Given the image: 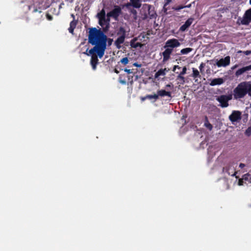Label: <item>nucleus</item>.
I'll list each match as a JSON object with an SVG mask.
<instances>
[{"mask_svg": "<svg viewBox=\"0 0 251 251\" xmlns=\"http://www.w3.org/2000/svg\"><path fill=\"white\" fill-rule=\"evenodd\" d=\"M107 36L100 30L95 27L89 29L88 42L94 47L89 50L91 55L90 61L92 69L95 70L98 63V56L101 58L104 55L106 49Z\"/></svg>", "mask_w": 251, "mask_h": 251, "instance_id": "f257e3e1", "label": "nucleus"}, {"mask_svg": "<svg viewBox=\"0 0 251 251\" xmlns=\"http://www.w3.org/2000/svg\"><path fill=\"white\" fill-rule=\"evenodd\" d=\"M248 82L244 81L240 83L233 90V96L235 99H241L248 94Z\"/></svg>", "mask_w": 251, "mask_h": 251, "instance_id": "f03ea898", "label": "nucleus"}, {"mask_svg": "<svg viewBox=\"0 0 251 251\" xmlns=\"http://www.w3.org/2000/svg\"><path fill=\"white\" fill-rule=\"evenodd\" d=\"M97 17L99 19V25L103 28L104 30H107L109 25L110 18L106 17L105 12L103 9L97 14Z\"/></svg>", "mask_w": 251, "mask_h": 251, "instance_id": "7ed1b4c3", "label": "nucleus"}, {"mask_svg": "<svg viewBox=\"0 0 251 251\" xmlns=\"http://www.w3.org/2000/svg\"><path fill=\"white\" fill-rule=\"evenodd\" d=\"M251 23V8L247 10L243 17L239 18L237 23L239 25H248Z\"/></svg>", "mask_w": 251, "mask_h": 251, "instance_id": "20e7f679", "label": "nucleus"}, {"mask_svg": "<svg viewBox=\"0 0 251 251\" xmlns=\"http://www.w3.org/2000/svg\"><path fill=\"white\" fill-rule=\"evenodd\" d=\"M231 99V95H223L216 98L217 100L220 103V105L223 108L227 107L228 106V101Z\"/></svg>", "mask_w": 251, "mask_h": 251, "instance_id": "39448f33", "label": "nucleus"}, {"mask_svg": "<svg viewBox=\"0 0 251 251\" xmlns=\"http://www.w3.org/2000/svg\"><path fill=\"white\" fill-rule=\"evenodd\" d=\"M181 44L179 41L175 38L168 40L166 42L164 48H167L173 51V49L177 48L180 46Z\"/></svg>", "mask_w": 251, "mask_h": 251, "instance_id": "423d86ee", "label": "nucleus"}, {"mask_svg": "<svg viewBox=\"0 0 251 251\" xmlns=\"http://www.w3.org/2000/svg\"><path fill=\"white\" fill-rule=\"evenodd\" d=\"M229 120L234 125L239 123L241 120V112L239 111H233L229 116Z\"/></svg>", "mask_w": 251, "mask_h": 251, "instance_id": "0eeeda50", "label": "nucleus"}, {"mask_svg": "<svg viewBox=\"0 0 251 251\" xmlns=\"http://www.w3.org/2000/svg\"><path fill=\"white\" fill-rule=\"evenodd\" d=\"M121 12V8L119 6L115 5L112 10L107 13L106 17L108 18L112 17L114 19L117 20Z\"/></svg>", "mask_w": 251, "mask_h": 251, "instance_id": "6e6552de", "label": "nucleus"}, {"mask_svg": "<svg viewBox=\"0 0 251 251\" xmlns=\"http://www.w3.org/2000/svg\"><path fill=\"white\" fill-rule=\"evenodd\" d=\"M237 166V165L235 163H230L226 167L224 168L223 171L229 176H235L237 173V172H235V168Z\"/></svg>", "mask_w": 251, "mask_h": 251, "instance_id": "1a4fd4ad", "label": "nucleus"}, {"mask_svg": "<svg viewBox=\"0 0 251 251\" xmlns=\"http://www.w3.org/2000/svg\"><path fill=\"white\" fill-rule=\"evenodd\" d=\"M230 62V57L227 56L224 58H221L216 62V65L218 67H226L229 65Z\"/></svg>", "mask_w": 251, "mask_h": 251, "instance_id": "9d476101", "label": "nucleus"}, {"mask_svg": "<svg viewBox=\"0 0 251 251\" xmlns=\"http://www.w3.org/2000/svg\"><path fill=\"white\" fill-rule=\"evenodd\" d=\"M138 38L134 37L130 42V46L132 48L137 49V48H141L143 47L144 44L140 42H137Z\"/></svg>", "mask_w": 251, "mask_h": 251, "instance_id": "9b49d317", "label": "nucleus"}, {"mask_svg": "<svg viewBox=\"0 0 251 251\" xmlns=\"http://www.w3.org/2000/svg\"><path fill=\"white\" fill-rule=\"evenodd\" d=\"M164 49H165V50L162 52V55L163 57V61L165 62L170 59V55L172 54L173 50L171 49H168L167 48H164Z\"/></svg>", "mask_w": 251, "mask_h": 251, "instance_id": "f8f14e48", "label": "nucleus"}, {"mask_svg": "<svg viewBox=\"0 0 251 251\" xmlns=\"http://www.w3.org/2000/svg\"><path fill=\"white\" fill-rule=\"evenodd\" d=\"M194 21V19L192 18H190L188 19L182 26H180L179 28V31H185L193 23Z\"/></svg>", "mask_w": 251, "mask_h": 251, "instance_id": "ddd939ff", "label": "nucleus"}, {"mask_svg": "<svg viewBox=\"0 0 251 251\" xmlns=\"http://www.w3.org/2000/svg\"><path fill=\"white\" fill-rule=\"evenodd\" d=\"M250 70H251V65L238 69L235 73V75L238 77L244 73Z\"/></svg>", "mask_w": 251, "mask_h": 251, "instance_id": "4468645a", "label": "nucleus"}, {"mask_svg": "<svg viewBox=\"0 0 251 251\" xmlns=\"http://www.w3.org/2000/svg\"><path fill=\"white\" fill-rule=\"evenodd\" d=\"M210 82L209 85L210 86H215L217 85H221L224 82V80L222 78H216L210 80Z\"/></svg>", "mask_w": 251, "mask_h": 251, "instance_id": "2eb2a0df", "label": "nucleus"}, {"mask_svg": "<svg viewBox=\"0 0 251 251\" xmlns=\"http://www.w3.org/2000/svg\"><path fill=\"white\" fill-rule=\"evenodd\" d=\"M126 37L120 36L115 41L114 44L117 49H120L121 48V44H123Z\"/></svg>", "mask_w": 251, "mask_h": 251, "instance_id": "dca6fc26", "label": "nucleus"}, {"mask_svg": "<svg viewBox=\"0 0 251 251\" xmlns=\"http://www.w3.org/2000/svg\"><path fill=\"white\" fill-rule=\"evenodd\" d=\"M168 72L167 69H161L159 70L155 74L154 77L156 79H158L159 76H164L166 75V73Z\"/></svg>", "mask_w": 251, "mask_h": 251, "instance_id": "f3484780", "label": "nucleus"}, {"mask_svg": "<svg viewBox=\"0 0 251 251\" xmlns=\"http://www.w3.org/2000/svg\"><path fill=\"white\" fill-rule=\"evenodd\" d=\"M131 4L136 8H139L141 6V0H130Z\"/></svg>", "mask_w": 251, "mask_h": 251, "instance_id": "a211bd4d", "label": "nucleus"}, {"mask_svg": "<svg viewBox=\"0 0 251 251\" xmlns=\"http://www.w3.org/2000/svg\"><path fill=\"white\" fill-rule=\"evenodd\" d=\"M157 95L158 96L164 97V96H168L169 97H171V93L169 92H167L164 90H160L157 91Z\"/></svg>", "mask_w": 251, "mask_h": 251, "instance_id": "6ab92c4d", "label": "nucleus"}, {"mask_svg": "<svg viewBox=\"0 0 251 251\" xmlns=\"http://www.w3.org/2000/svg\"><path fill=\"white\" fill-rule=\"evenodd\" d=\"M129 30H127L124 27H120L119 28V30L118 32V34L121 36H124V37H126V33Z\"/></svg>", "mask_w": 251, "mask_h": 251, "instance_id": "aec40b11", "label": "nucleus"}, {"mask_svg": "<svg viewBox=\"0 0 251 251\" xmlns=\"http://www.w3.org/2000/svg\"><path fill=\"white\" fill-rule=\"evenodd\" d=\"M152 7L151 5L147 4H144L143 6V9L145 11L148 10V14H149V15H151V16H152V14H151V9H152ZM145 16L146 17L147 16V13L145 14Z\"/></svg>", "mask_w": 251, "mask_h": 251, "instance_id": "412c9836", "label": "nucleus"}, {"mask_svg": "<svg viewBox=\"0 0 251 251\" xmlns=\"http://www.w3.org/2000/svg\"><path fill=\"white\" fill-rule=\"evenodd\" d=\"M76 22L75 21H73L70 24V27L69 28V31L70 33H73L75 27Z\"/></svg>", "mask_w": 251, "mask_h": 251, "instance_id": "4be33fe9", "label": "nucleus"}, {"mask_svg": "<svg viewBox=\"0 0 251 251\" xmlns=\"http://www.w3.org/2000/svg\"><path fill=\"white\" fill-rule=\"evenodd\" d=\"M192 50V49L190 48H187L183 49L180 50V53L182 54H187Z\"/></svg>", "mask_w": 251, "mask_h": 251, "instance_id": "5701e85b", "label": "nucleus"}, {"mask_svg": "<svg viewBox=\"0 0 251 251\" xmlns=\"http://www.w3.org/2000/svg\"><path fill=\"white\" fill-rule=\"evenodd\" d=\"M205 121L204 123V126L206 127H207L209 130H212V129L213 128V126H212V125L211 124H210L209 123V122L208 121L207 118L206 117L205 118Z\"/></svg>", "mask_w": 251, "mask_h": 251, "instance_id": "b1692460", "label": "nucleus"}, {"mask_svg": "<svg viewBox=\"0 0 251 251\" xmlns=\"http://www.w3.org/2000/svg\"><path fill=\"white\" fill-rule=\"evenodd\" d=\"M193 74L192 76L194 78L198 77L200 76V73L198 70L193 68Z\"/></svg>", "mask_w": 251, "mask_h": 251, "instance_id": "393cba45", "label": "nucleus"}, {"mask_svg": "<svg viewBox=\"0 0 251 251\" xmlns=\"http://www.w3.org/2000/svg\"><path fill=\"white\" fill-rule=\"evenodd\" d=\"M177 79L180 81L179 83L181 84H183L185 83V78L183 75L179 74L177 76Z\"/></svg>", "mask_w": 251, "mask_h": 251, "instance_id": "a878e982", "label": "nucleus"}, {"mask_svg": "<svg viewBox=\"0 0 251 251\" xmlns=\"http://www.w3.org/2000/svg\"><path fill=\"white\" fill-rule=\"evenodd\" d=\"M120 62L124 65H126V64H127L129 62V59L128 58V57H125L124 58H123L122 59H121L120 60Z\"/></svg>", "mask_w": 251, "mask_h": 251, "instance_id": "bb28decb", "label": "nucleus"}, {"mask_svg": "<svg viewBox=\"0 0 251 251\" xmlns=\"http://www.w3.org/2000/svg\"><path fill=\"white\" fill-rule=\"evenodd\" d=\"M146 34H145V33H141L136 38H138V40H139L140 41L142 42L144 40V39L146 37Z\"/></svg>", "mask_w": 251, "mask_h": 251, "instance_id": "cd10ccee", "label": "nucleus"}, {"mask_svg": "<svg viewBox=\"0 0 251 251\" xmlns=\"http://www.w3.org/2000/svg\"><path fill=\"white\" fill-rule=\"evenodd\" d=\"M147 98L149 99H154L155 100H156L158 98V95L157 94L147 95Z\"/></svg>", "mask_w": 251, "mask_h": 251, "instance_id": "c85d7f7f", "label": "nucleus"}, {"mask_svg": "<svg viewBox=\"0 0 251 251\" xmlns=\"http://www.w3.org/2000/svg\"><path fill=\"white\" fill-rule=\"evenodd\" d=\"M245 134L247 136H250L251 134V126L249 127L245 131Z\"/></svg>", "mask_w": 251, "mask_h": 251, "instance_id": "c756f323", "label": "nucleus"}, {"mask_svg": "<svg viewBox=\"0 0 251 251\" xmlns=\"http://www.w3.org/2000/svg\"><path fill=\"white\" fill-rule=\"evenodd\" d=\"M248 95L251 97V83L250 82H248Z\"/></svg>", "mask_w": 251, "mask_h": 251, "instance_id": "7c9ffc66", "label": "nucleus"}, {"mask_svg": "<svg viewBox=\"0 0 251 251\" xmlns=\"http://www.w3.org/2000/svg\"><path fill=\"white\" fill-rule=\"evenodd\" d=\"M238 52H243L246 55H249L251 54V50H246V51H239Z\"/></svg>", "mask_w": 251, "mask_h": 251, "instance_id": "2f4dec72", "label": "nucleus"}, {"mask_svg": "<svg viewBox=\"0 0 251 251\" xmlns=\"http://www.w3.org/2000/svg\"><path fill=\"white\" fill-rule=\"evenodd\" d=\"M187 68L186 67H184L182 69V71L179 74L184 75L186 73Z\"/></svg>", "mask_w": 251, "mask_h": 251, "instance_id": "473e14b6", "label": "nucleus"}, {"mask_svg": "<svg viewBox=\"0 0 251 251\" xmlns=\"http://www.w3.org/2000/svg\"><path fill=\"white\" fill-rule=\"evenodd\" d=\"M184 8V7L183 6H178L174 7L173 9L176 11H179Z\"/></svg>", "mask_w": 251, "mask_h": 251, "instance_id": "72a5a7b5", "label": "nucleus"}, {"mask_svg": "<svg viewBox=\"0 0 251 251\" xmlns=\"http://www.w3.org/2000/svg\"><path fill=\"white\" fill-rule=\"evenodd\" d=\"M124 71L126 73H127V74H132L133 73V71H132V70H131V69H125L124 70Z\"/></svg>", "mask_w": 251, "mask_h": 251, "instance_id": "f704fd0d", "label": "nucleus"}, {"mask_svg": "<svg viewBox=\"0 0 251 251\" xmlns=\"http://www.w3.org/2000/svg\"><path fill=\"white\" fill-rule=\"evenodd\" d=\"M204 64L203 63H201L200 64V67H199V69H200L201 72H202V70L203 68H204Z\"/></svg>", "mask_w": 251, "mask_h": 251, "instance_id": "c9c22d12", "label": "nucleus"}, {"mask_svg": "<svg viewBox=\"0 0 251 251\" xmlns=\"http://www.w3.org/2000/svg\"><path fill=\"white\" fill-rule=\"evenodd\" d=\"M133 65L135 67H141V64H138L137 62H135L133 64Z\"/></svg>", "mask_w": 251, "mask_h": 251, "instance_id": "e433bc0d", "label": "nucleus"}, {"mask_svg": "<svg viewBox=\"0 0 251 251\" xmlns=\"http://www.w3.org/2000/svg\"><path fill=\"white\" fill-rule=\"evenodd\" d=\"M181 68L180 67H179V66L178 65H175L174 66V68H173V71L174 72L175 71V70L176 69H180Z\"/></svg>", "mask_w": 251, "mask_h": 251, "instance_id": "4c0bfd02", "label": "nucleus"}, {"mask_svg": "<svg viewBox=\"0 0 251 251\" xmlns=\"http://www.w3.org/2000/svg\"><path fill=\"white\" fill-rule=\"evenodd\" d=\"M238 185L241 186L243 185V181L242 179H240L238 181Z\"/></svg>", "mask_w": 251, "mask_h": 251, "instance_id": "58836bf2", "label": "nucleus"}, {"mask_svg": "<svg viewBox=\"0 0 251 251\" xmlns=\"http://www.w3.org/2000/svg\"><path fill=\"white\" fill-rule=\"evenodd\" d=\"M249 176H250V175H248V174L245 175L244 176H243V178L242 179L248 180V177Z\"/></svg>", "mask_w": 251, "mask_h": 251, "instance_id": "ea45409f", "label": "nucleus"}, {"mask_svg": "<svg viewBox=\"0 0 251 251\" xmlns=\"http://www.w3.org/2000/svg\"><path fill=\"white\" fill-rule=\"evenodd\" d=\"M47 19L49 21H51L52 20V17L51 16L49 15V14H47Z\"/></svg>", "mask_w": 251, "mask_h": 251, "instance_id": "a19ab883", "label": "nucleus"}, {"mask_svg": "<svg viewBox=\"0 0 251 251\" xmlns=\"http://www.w3.org/2000/svg\"><path fill=\"white\" fill-rule=\"evenodd\" d=\"M245 164H243V163H240V165H239V167L241 168H243V167H245Z\"/></svg>", "mask_w": 251, "mask_h": 251, "instance_id": "79ce46f5", "label": "nucleus"}, {"mask_svg": "<svg viewBox=\"0 0 251 251\" xmlns=\"http://www.w3.org/2000/svg\"><path fill=\"white\" fill-rule=\"evenodd\" d=\"M132 13H133L135 15H136V13H137L136 11V10H133L132 11Z\"/></svg>", "mask_w": 251, "mask_h": 251, "instance_id": "37998d69", "label": "nucleus"}, {"mask_svg": "<svg viewBox=\"0 0 251 251\" xmlns=\"http://www.w3.org/2000/svg\"><path fill=\"white\" fill-rule=\"evenodd\" d=\"M237 66H238V65H234V66H233V67H232V68H231V69H232V70H233V69H235L236 68H237Z\"/></svg>", "mask_w": 251, "mask_h": 251, "instance_id": "c03bdc74", "label": "nucleus"}, {"mask_svg": "<svg viewBox=\"0 0 251 251\" xmlns=\"http://www.w3.org/2000/svg\"><path fill=\"white\" fill-rule=\"evenodd\" d=\"M86 51H87V50H86ZM84 53L87 54V55H91L90 54H89V51L88 52V53H87V52H84Z\"/></svg>", "mask_w": 251, "mask_h": 251, "instance_id": "a18cd8bd", "label": "nucleus"}, {"mask_svg": "<svg viewBox=\"0 0 251 251\" xmlns=\"http://www.w3.org/2000/svg\"><path fill=\"white\" fill-rule=\"evenodd\" d=\"M146 99H148V98H147V96H146V97L142 98V100H146Z\"/></svg>", "mask_w": 251, "mask_h": 251, "instance_id": "49530a36", "label": "nucleus"}, {"mask_svg": "<svg viewBox=\"0 0 251 251\" xmlns=\"http://www.w3.org/2000/svg\"><path fill=\"white\" fill-rule=\"evenodd\" d=\"M190 6H191V4H189L188 5L184 6V8H185V7H190Z\"/></svg>", "mask_w": 251, "mask_h": 251, "instance_id": "de8ad7c7", "label": "nucleus"}, {"mask_svg": "<svg viewBox=\"0 0 251 251\" xmlns=\"http://www.w3.org/2000/svg\"><path fill=\"white\" fill-rule=\"evenodd\" d=\"M166 87H171V85L170 84H167V85H166Z\"/></svg>", "mask_w": 251, "mask_h": 251, "instance_id": "09e8293b", "label": "nucleus"}, {"mask_svg": "<svg viewBox=\"0 0 251 251\" xmlns=\"http://www.w3.org/2000/svg\"><path fill=\"white\" fill-rule=\"evenodd\" d=\"M121 83L123 84H125V82L124 81H122Z\"/></svg>", "mask_w": 251, "mask_h": 251, "instance_id": "8fccbe9b", "label": "nucleus"}, {"mask_svg": "<svg viewBox=\"0 0 251 251\" xmlns=\"http://www.w3.org/2000/svg\"><path fill=\"white\" fill-rule=\"evenodd\" d=\"M249 2H250V4H251V0H250Z\"/></svg>", "mask_w": 251, "mask_h": 251, "instance_id": "3c124183", "label": "nucleus"}, {"mask_svg": "<svg viewBox=\"0 0 251 251\" xmlns=\"http://www.w3.org/2000/svg\"><path fill=\"white\" fill-rule=\"evenodd\" d=\"M250 106H251V103L250 104Z\"/></svg>", "mask_w": 251, "mask_h": 251, "instance_id": "603ef678", "label": "nucleus"}]
</instances>
